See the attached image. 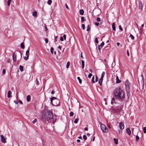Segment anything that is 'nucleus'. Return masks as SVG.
I'll return each instance as SVG.
<instances>
[{"mask_svg": "<svg viewBox=\"0 0 146 146\" xmlns=\"http://www.w3.org/2000/svg\"><path fill=\"white\" fill-rule=\"evenodd\" d=\"M77 79L79 81V82L80 84H81L82 82V80L80 79V78L79 77H77Z\"/></svg>", "mask_w": 146, "mask_h": 146, "instance_id": "25", "label": "nucleus"}, {"mask_svg": "<svg viewBox=\"0 0 146 146\" xmlns=\"http://www.w3.org/2000/svg\"><path fill=\"white\" fill-rule=\"evenodd\" d=\"M116 82L117 83H119L121 82V81L119 80L117 76L116 77Z\"/></svg>", "mask_w": 146, "mask_h": 146, "instance_id": "14", "label": "nucleus"}, {"mask_svg": "<svg viewBox=\"0 0 146 146\" xmlns=\"http://www.w3.org/2000/svg\"><path fill=\"white\" fill-rule=\"evenodd\" d=\"M77 141L78 142V143H79L80 142V140L78 139H77Z\"/></svg>", "mask_w": 146, "mask_h": 146, "instance_id": "62", "label": "nucleus"}, {"mask_svg": "<svg viewBox=\"0 0 146 146\" xmlns=\"http://www.w3.org/2000/svg\"><path fill=\"white\" fill-rule=\"evenodd\" d=\"M63 37H64V39L65 40H66V35L65 34L63 35Z\"/></svg>", "mask_w": 146, "mask_h": 146, "instance_id": "47", "label": "nucleus"}, {"mask_svg": "<svg viewBox=\"0 0 146 146\" xmlns=\"http://www.w3.org/2000/svg\"><path fill=\"white\" fill-rule=\"evenodd\" d=\"M119 29H120V30H121V31H123V29H122V28L121 27V26L120 25L119 26Z\"/></svg>", "mask_w": 146, "mask_h": 146, "instance_id": "48", "label": "nucleus"}, {"mask_svg": "<svg viewBox=\"0 0 146 146\" xmlns=\"http://www.w3.org/2000/svg\"><path fill=\"white\" fill-rule=\"evenodd\" d=\"M82 68H83L84 67V62L83 60H82Z\"/></svg>", "mask_w": 146, "mask_h": 146, "instance_id": "23", "label": "nucleus"}, {"mask_svg": "<svg viewBox=\"0 0 146 146\" xmlns=\"http://www.w3.org/2000/svg\"><path fill=\"white\" fill-rule=\"evenodd\" d=\"M82 27L83 29V30H84V29H85V25L84 24H82Z\"/></svg>", "mask_w": 146, "mask_h": 146, "instance_id": "45", "label": "nucleus"}, {"mask_svg": "<svg viewBox=\"0 0 146 146\" xmlns=\"http://www.w3.org/2000/svg\"><path fill=\"white\" fill-rule=\"evenodd\" d=\"M13 61L15 62L16 60V55L15 54V52L13 53Z\"/></svg>", "mask_w": 146, "mask_h": 146, "instance_id": "12", "label": "nucleus"}, {"mask_svg": "<svg viewBox=\"0 0 146 146\" xmlns=\"http://www.w3.org/2000/svg\"><path fill=\"white\" fill-rule=\"evenodd\" d=\"M37 13L36 11H35L33 13V15L34 17H35L37 15Z\"/></svg>", "mask_w": 146, "mask_h": 146, "instance_id": "21", "label": "nucleus"}, {"mask_svg": "<svg viewBox=\"0 0 146 146\" xmlns=\"http://www.w3.org/2000/svg\"><path fill=\"white\" fill-rule=\"evenodd\" d=\"M92 75V74L91 73L90 74H88V77L89 78H91Z\"/></svg>", "mask_w": 146, "mask_h": 146, "instance_id": "41", "label": "nucleus"}, {"mask_svg": "<svg viewBox=\"0 0 146 146\" xmlns=\"http://www.w3.org/2000/svg\"><path fill=\"white\" fill-rule=\"evenodd\" d=\"M51 93L52 94H54V92L53 91V90H52V91H51Z\"/></svg>", "mask_w": 146, "mask_h": 146, "instance_id": "63", "label": "nucleus"}, {"mask_svg": "<svg viewBox=\"0 0 146 146\" xmlns=\"http://www.w3.org/2000/svg\"><path fill=\"white\" fill-rule=\"evenodd\" d=\"M95 42L97 43H98L99 42L98 40V38H95Z\"/></svg>", "mask_w": 146, "mask_h": 146, "instance_id": "43", "label": "nucleus"}, {"mask_svg": "<svg viewBox=\"0 0 146 146\" xmlns=\"http://www.w3.org/2000/svg\"><path fill=\"white\" fill-rule=\"evenodd\" d=\"M19 102L21 104H23V102H22V101L21 100H19Z\"/></svg>", "mask_w": 146, "mask_h": 146, "instance_id": "50", "label": "nucleus"}, {"mask_svg": "<svg viewBox=\"0 0 146 146\" xmlns=\"http://www.w3.org/2000/svg\"><path fill=\"white\" fill-rule=\"evenodd\" d=\"M139 137L137 135H136V141L137 142L139 139Z\"/></svg>", "mask_w": 146, "mask_h": 146, "instance_id": "31", "label": "nucleus"}, {"mask_svg": "<svg viewBox=\"0 0 146 146\" xmlns=\"http://www.w3.org/2000/svg\"><path fill=\"white\" fill-rule=\"evenodd\" d=\"M80 14L81 15H82L84 13V11L83 9H80Z\"/></svg>", "mask_w": 146, "mask_h": 146, "instance_id": "18", "label": "nucleus"}, {"mask_svg": "<svg viewBox=\"0 0 146 146\" xmlns=\"http://www.w3.org/2000/svg\"><path fill=\"white\" fill-rule=\"evenodd\" d=\"M143 132L144 133H146V127H144L143 128Z\"/></svg>", "mask_w": 146, "mask_h": 146, "instance_id": "39", "label": "nucleus"}, {"mask_svg": "<svg viewBox=\"0 0 146 146\" xmlns=\"http://www.w3.org/2000/svg\"><path fill=\"white\" fill-rule=\"evenodd\" d=\"M103 80V78H101L99 80V83L100 84V85L101 86L102 84V82Z\"/></svg>", "mask_w": 146, "mask_h": 146, "instance_id": "13", "label": "nucleus"}, {"mask_svg": "<svg viewBox=\"0 0 146 146\" xmlns=\"http://www.w3.org/2000/svg\"><path fill=\"white\" fill-rule=\"evenodd\" d=\"M29 50H27L26 52L25 55L27 56L24 57V59L25 60H27L29 57Z\"/></svg>", "mask_w": 146, "mask_h": 146, "instance_id": "4", "label": "nucleus"}, {"mask_svg": "<svg viewBox=\"0 0 146 146\" xmlns=\"http://www.w3.org/2000/svg\"><path fill=\"white\" fill-rule=\"evenodd\" d=\"M78 120H79V119H77V118L74 121V123H78Z\"/></svg>", "mask_w": 146, "mask_h": 146, "instance_id": "33", "label": "nucleus"}, {"mask_svg": "<svg viewBox=\"0 0 146 146\" xmlns=\"http://www.w3.org/2000/svg\"><path fill=\"white\" fill-rule=\"evenodd\" d=\"M7 63H9L10 62V59H8L7 60Z\"/></svg>", "mask_w": 146, "mask_h": 146, "instance_id": "57", "label": "nucleus"}, {"mask_svg": "<svg viewBox=\"0 0 146 146\" xmlns=\"http://www.w3.org/2000/svg\"><path fill=\"white\" fill-rule=\"evenodd\" d=\"M139 8L140 9H141L143 8V5L141 2L139 1Z\"/></svg>", "mask_w": 146, "mask_h": 146, "instance_id": "9", "label": "nucleus"}, {"mask_svg": "<svg viewBox=\"0 0 146 146\" xmlns=\"http://www.w3.org/2000/svg\"><path fill=\"white\" fill-rule=\"evenodd\" d=\"M130 36L132 40H134V37L132 34H130Z\"/></svg>", "mask_w": 146, "mask_h": 146, "instance_id": "32", "label": "nucleus"}, {"mask_svg": "<svg viewBox=\"0 0 146 146\" xmlns=\"http://www.w3.org/2000/svg\"><path fill=\"white\" fill-rule=\"evenodd\" d=\"M126 131L127 133L129 135H130L131 134V131L129 128H128L126 129Z\"/></svg>", "mask_w": 146, "mask_h": 146, "instance_id": "10", "label": "nucleus"}, {"mask_svg": "<svg viewBox=\"0 0 146 146\" xmlns=\"http://www.w3.org/2000/svg\"><path fill=\"white\" fill-rule=\"evenodd\" d=\"M52 2L51 0H48L47 1V3L48 5H50L51 4Z\"/></svg>", "mask_w": 146, "mask_h": 146, "instance_id": "26", "label": "nucleus"}, {"mask_svg": "<svg viewBox=\"0 0 146 146\" xmlns=\"http://www.w3.org/2000/svg\"><path fill=\"white\" fill-rule=\"evenodd\" d=\"M97 21L98 22H99L100 21V18L99 17H97L96 18Z\"/></svg>", "mask_w": 146, "mask_h": 146, "instance_id": "42", "label": "nucleus"}, {"mask_svg": "<svg viewBox=\"0 0 146 146\" xmlns=\"http://www.w3.org/2000/svg\"><path fill=\"white\" fill-rule=\"evenodd\" d=\"M81 21L82 23H83V22L85 21V19L83 17H82L81 18Z\"/></svg>", "mask_w": 146, "mask_h": 146, "instance_id": "27", "label": "nucleus"}, {"mask_svg": "<svg viewBox=\"0 0 146 146\" xmlns=\"http://www.w3.org/2000/svg\"><path fill=\"white\" fill-rule=\"evenodd\" d=\"M119 44H120V43L119 42H117V46H119Z\"/></svg>", "mask_w": 146, "mask_h": 146, "instance_id": "64", "label": "nucleus"}, {"mask_svg": "<svg viewBox=\"0 0 146 146\" xmlns=\"http://www.w3.org/2000/svg\"><path fill=\"white\" fill-rule=\"evenodd\" d=\"M95 25L96 26H98L99 25V23L98 22H95Z\"/></svg>", "mask_w": 146, "mask_h": 146, "instance_id": "49", "label": "nucleus"}, {"mask_svg": "<svg viewBox=\"0 0 146 146\" xmlns=\"http://www.w3.org/2000/svg\"><path fill=\"white\" fill-rule=\"evenodd\" d=\"M113 139H114V142H115V143L116 144H117L118 143V139H115V138H114Z\"/></svg>", "mask_w": 146, "mask_h": 146, "instance_id": "20", "label": "nucleus"}, {"mask_svg": "<svg viewBox=\"0 0 146 146\" xmlns=\"http://www.w3.org/2000/svg\"><path fill=\"white\" fill-rule=\"evenodd\" d=\"M112 28L113 30L114 31H115V24L114 23H113L112 24Z\"/></svg>", "mask_w": 146, "mask_h": 146, "instance_id": "17", "label": "nucleus"}, {"mask_svg": "<svg viewBox=\"0 0 146 146\" xmlns=\"http://www.w3.org/2000/svg\"><path fill=\"white\" fill-rule=\"evenodd\" d=\"M11 0H8L7 1V5L9 6L10 5Z\"/></svg>", "mask_w": 146, "mask_h": 146, "instance_id": "30", "label": "nucleus"}, {"mask_svg": "<svg viewBox=\"0 0 146 146\" xmlns=\"http://www.w3.org/2000/svg\"><path fill=\"white\" fill-rule=\"evenodd\" d=\"M114 100H115V98H112V100H111V104H113L114 103Z\"/></svg>", "mask_w": 146, "mask_h": 146, "instance_id": "38", "label": "nucleus"}, {"mask_svg": "<svg viewBox=\"0 0 146 146\" xmlns=\"http://www.w3.org/2000/svg\"><path fill=\"white\" fill-rule=\"evenodd\" d=\"M1 140L2 142L5 143H6V141L5 140V138L4 137V136L2 135H1Z\"/></svg>", "mask_w": 146, "mask_h": 146, "instance_id": "6", "label": "nucleus"}, {"mask_svg": "<svg viewBox=\"0 0 146 146\" xmlns=\"http://www.w3.org/2000/svg\"><path fill=\"white\" fill-rule=\"evenodd\" d=\"M119 127L120 129H122L124 128V124L122 122H120L119 124Z\"/></svg>", "mask_w": 146, "mask_h": 146, "instance_id": "5", "label": "nucleus"}, {"mask_svg": "<svg viewBox=\"0 0 146 146\" xmlns=\"http://www.w3.org/2000/svg\"><path fill=\"white\" fill-rule=\"evenodd\" d=\"M57 38V36H54V41L55 42L56 41H57L56 38Z\"/></svg>", "mask_w": 146, "mask_h": 146, "instance_id": "55", "label": "nucleus"}, {"mask_svg": "<svg viewBox=\"0 0 146 146\" xmlns=\"http://www.w3.org/2000/svg\"><path fill=\"white\" fill-rule=\"evenodd\" d=\"M105 72H102V76L101 78H103L105 75Z\"/></svg>", "mask_w": 146, "mask_h": 146, "instance_id": "29", "label": "nucleus"}, {"mask_svg": "<svg viewBox=\"0 0 146 146\" xmlns=\"http://www.w3.org/2000/svg\"><path fill=\"white\" fill-rule=\"evenodd\" d=\"M90 30V28L89 27V25H88L87 27V31H88Z\"/></svg>", "mask_w": 146, "mask_h": 146, "instance_id": "44", "label": "nucleus"}, {"mask_svg": "<svg viewBox=\"0 0 146 146\" xmlns=\"http://www.w3.org/2000/svg\"><path fill=\"white\" fill-rule=\"evenodd\" d=\"M56 99V98L55 97H52L51 99H50V102L51 103H52V101L54 99Z\"/></svg>", "mask_w": 146, "mask_h": 146, "instance_id": "28", "label": "nucleus"}, {"mask_svg": "<svg viewBox=\"0 0 146 146\" xmlns=\"http://www.w3.org/2000/svg\"><path fill=\"white\" fill-rule=\"evenodd\" d=\"M60 40L61 41H63V37H62V36H61L60 37Z\"/></svg>", "mask_w": 146, "mask_h": 146, "instance_id": "52", "label": "nucleus"}, {"mask_svg": "<svg viewBox=\"0 0 146 146\" xmlns=\"http://www.w3.org/2000/svg\"><path fill=\"white\" fill-rule=\"evenodd\" d=\"M27 100L28 102H29L31 100L30 96L29 95H28L27 96Z\"/></svg>", "mask_w": 146, "mask_h": 146, "instance_id": "15", "label": "nucleus"}, {"mask_svg": "<svg viewBox=\"0 0 146 146\" xmlns=\"http://www.w3.org/2000/svg\"><path fill=\"white\" fill-rule=\"evenodd\" d=\"M5 72H6V71H5V69H3V74H5Z\"/></svg>", "mask_w": 146, "mask_h": 146, "instance_id": "51", "label": "nucleus"}, {"mask_svg": "<svg viewBox=\"0 0 146 146\" xmlns=\"http://www.w3.org/2000/svg\"><path fill=\"white\" fill-rule=\"evenodd\" d=\"M127 55L128 56H129V52L128 51V50H127Z\"/></svg>", "mask_w": 146, "mask_h": 146, "instance_id": "56", "label": "nucleus"}, {"mask_svg": "<svg viewBox=\"0 0 146 146\" xmlns=\"http://www.w3.org/2000/svg\"><path fill=\"white\" fill-rule=\"evenodd\" d=\"M21 48H23L24 49L25 48L24 45L23 43V42H22L21 44Z\"/></svg>", "mask_w": 146, "mask_h": 146, "instance_id": "24", "label": "nucleus"}, {"mask_svg": "<svg viewBox=\"0 0 146 146\" xmlns=\"http://www.w3.org/2000/svg\"><path fill=\"white\" fill-rule=\"evenodd\" d=\"M53 50H54V49L53 48H52V47L50 49V52H51V53L52 54H53Z\"/></svg>", "mask_w": 146, "mask_h": 146, "instance_id": "35", "label": "nucleus"}, {"mask_svg": "<svg viewBox=\"0 0 146 146\" xmlns=\"http://www.w3.org/2000/svg\"><path fill=\"white\" fill-rule=\"evenodd\" d=\"M36 84H37V85H38V80H37V78H36Z\"/></svg>", "mask_w": 146, "mask_h": 146, "instance_id": "59", "label": "nucleus"}, {"mask_svg": "<svg viewBox=\"0 0 146 146\" xmlns=\"http://www.w3.org/2000/svg\"><path fill=\"white\" fill-rule=\"evenodd\" d=\"M19 69H20V70L21 72L23 71V66L21 65H20L19 66Z\"/></svg>", "mask_w": 146, "mask_h": 146, "instance_id": "19", "label": "nucleus"}, {"mask_svg": "<svg viewBox=\"0 0 146 146\" xmlns=\"http://www.w3.org/2000/svg\"><path fill=\"white\" fill-rule=\"evenodd\" d=\"M84 130L86 131H87L88 130V127H85L84 129Z\"/></svg>", "mask_w": 146, "mask_h": 146, "instance_id": "60", "label": "nucleus"}, {"mask_svg": "<svg viewBox=\"0 0 146 146\" xmlns=\"http://www.w3.org/2000/svg\"><path fill=\"white\" fill-rule=\"evenodd\" d=\"M11 91L10 90H9L8 91V92L7 93V96L8 98H9L10 97H11Z\"/></svg>", "mask_w": 146, "mask_h": 146, "instance_id": "16", "label": "nucleus"}, {"mask_svg": "<svg viewBox=\"0 0 146 146\" xmlns=\"http://www.w3.org/2000/svg\"><path fill=\"white\" fill-rule=\"evenodd\" d=\"M14 102L16 104H18V102L17 101L15 100V101H14Z\"/></svg>", "mask_w": 146, "mask_h": 146, "instance_id": "58", "label": "nucleus"}, {"mask_svg": "<svg viewBox=\"0 0 146 146\" xmlns=\"http://www.w3.org/2000/svg\"><path fill=\"white\" fill-rule=\"evenodd\" d=\"M43 118L48 121L52 118L53 115L52 111L51 110H47L44 114L42 115Z\"/></svg>", "mask_w": 146, "mask_h": 146, "instance_id": "2", "label": "nucleus"}, {"mask_svg": "<svg viewBox=\"0 0 146 146\" xmlns=\"http://www.w3.org/2000/svg\"><path fill=\"white\" fill-rule=\"evenodd\" d=\"M104 43L103 42L100 45H98V49L99 50L102 48V47L104 46Z\"/></svg>", "mask_w": 146, "mask_h": 146, "instance_id": "7", "label": "nucleus"}, {"mask_svg": "<svg viewBox=\"0 0 146 146\" xmlns=\"http://www.w3.org/2000/svg\"><path fill=\"white\" fill-rule=\"evenodd\" d=\"M70 65V62H67L66 65V68H69Z\"/></svg>", "mask_w": 146, "mask_h": 146, "instance_id": "22", "label": "nucleus"}, {"mask_svg": "<svg viewBox=\"0 0 146 146\" xmlns=\"http://www.w3.org/2000/svg\"><path fill=\"white\" fill-rule=\"evenodd\" d=\"M92 81L93 83H94L95 82V81L94 80V77L93 76L92 79Z\"/></svg>", "mask_w": 146, "mask_h": 146, "instance_id": "40", "label": "nucleus"}, {"mask_svg": "<svg viewBox=\"0 0 146 146\" xmlns=\"http://www.w3.org/2000/svg\"><path fill=\"white\" fill-rule=\"evenodd\" d=\"M74 115V113L72 111L70 112V116H72Z\"/></svg>", "mask_w": 146, "mask_h": 146, "instance_id": "34", "label": "nucleus"}, {"mask_svg": "<svg viewBox=\"0 0 146 146\" xmlns=\"http://www.w3.org/2000/svg\"><path fill=\"white\" fill-rule=\"evenodd\" d=\"M98 81V78L97 76H96V82H97Z\"/></svg>", "mask_w": 146, "mask_h": 146, "instance_id": "54", "label": "nucleus"}, {"mask_svg": "<svg viewBox=\"0 0 146 146\" xmlns=\"http://www.w3.org/2000/svg\"><path fill=\"white\" fill-rule=\"evenodd\" d=\"M83 138L85 140H86L87 139V137L85 135H84L83 136Z\"/></svg>", "mask_w": 146, "mask_h": 146, "instance_id": "36", "label": "nucleus"}, {"mask_svg": "<svg viewBox=\"0 0 146 146\" xmlns=\"http://www.w3.org/2000/svg\"><path fill=\"white\" fill-rule=\"evenodd\" d=\"M45 41L46 43H47L48 42V40L47 38H46L45 39Z\"/></svg>", "mask_w": 146, "mask_h": 146, "instance_id": "46", "label": "nucleus"}, {"mask_svg": "<svg viewBox=\"0 0 146 146\" xmlns=\"http://www.w3.org/2000/svg\"><path fill=\"white\" fill-rule=\"evenodd\" d=\"M141 76L142 77V80H141V83H142V84L143 85V88H144V78H143V74H141Z\"/></svg>", "mask_w": 146, "mask_h": 146, "instance_id": "11", "label": "nucleus"}, {"mask_svg": "<svg viewBox=\"0 0 146 146\" xmlns=\"http://www.w3.org/2000/svg\"><path fill=\"white\" fill-rule=\"evenodd\" d=\"M125 85L126 88H127L128 89H129L130 86H129V83L128 81L126 82L125 84Z\"/></svg>", "mask_w": 146, "mask_h": 146, "instance_id": "8", "label": "nucleus"}, {"mask_svg": "<svg viewBox=\"0 0 146 146\" xmlns=\"http://www.w3.org/2000/svg\"><path fill=\"white\" fill-rule=\"evenodd\" d=\"M113 93L115 98L119 100H122L125 97L124 91L120 87L116 88Z\"/></svg>", "mask_w": 146, "mask_h": 146, "instance_id": "1", "label": "nucleus"}, {"mask_svg": "<svg viewBox=\"0 0 146 146\" xmlns=\"http://www.w3.org/2000/svg\"><path fill=\"white\" fill-rule=\"evenodd\" d=\"M37 121V119L36 118H35L34 120L33 121H32V123H33V124H34Z\"/></svg>", "mask_w": 146, "mask_h": 146, "instance_id": "37", "label": "nucleus"}, {"mask_svg": "<svg viewBox=\"0 0 146 146\" xmlns=\"http://www.w3.org/2000/svg\"><path fill=\"white\" fill-rule=\"evenodd\" d=\"M81 57L82 58H83V57L82 55V52L81 53Z\"/></svg>", "mask_w": 146, "mask_h": 146, "instance_id": "61", "label": "nucleus"}, {"mask_svg": "<svg viewBox=\"0 0 146 146\" xmlns=\"http://www.w3.org/2000/svg\"><path fill=\"white\" fill-rule=\"evenodd\" d=\"M65 5H66V8L68 10H69V7H68V6L67 5V4H66Z\"/></svg>", "mask_w": 146, "mask_h": 146, "instance_id": "53", "label": "nucleus"}, {"mask_svg": "<svg viewBox=\"0 0 146 146\" xmlns=\"http://www.w3.org/2000/svg\"><path fill=\"white\" fill-rule=\"evenodd\" d=\"M100 127L103 133H107L108 132V129L104 124H101L100 125Z\"/></svg>", "mask_w": 146, "mask_h": 146, "instance_id": "3", "label": "nucleus"}]
</instances>
